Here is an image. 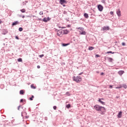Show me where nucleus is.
Returning <instances> with one entry per match:
<instances>
[{
  "instance_id": "obj_1",
  "label": "nucleus",
  "mask_w": 127,
  "mask_h": 127,
  "mask_svg": "<svg viewBox=\"0 0 127 127\" xmlns=\"http://www.w3.org/2000/svg\"><path fill=\"white\" fill-rule=\"evenodd\" d=\"M94 109L95 110H96V111H97L98 112H101L102 115H103V113H105L106 112V109H105V107L100 106L98 105H95Z\"/></svg>"
},
{
  "instance_id": "obj_2",
  "label": "nucleus",
  "mask_w": 127,
  "mask_h": 127,
  "mask_svg": "<svg viewBox=\"0 0 127 127\" xmlns=\"http://www.w3.org/2000/svg\"><path fill=\"white\" fill-rule=\"evenodd\" d=\"M73 81H75V82H76V83H80L81 81H82V77L80 76H77L76 77L73 76Z\"/></svg>"
},
{
  "instance_id": "obj_3",
  "label": "nucleus",
  "mask_w": 127,
  "mask_h": 127,
  "mask_svg": "<svg viewBox=\"0 0 127 127\" xmlns=\"http://www.w3.org/2000/svg\"><path fill=\"white\" fill-rule=\"evenodd\" d=\"M57 35L58 36H60V37H62V36H63V31L61 30H58L57 32Z\"/></svg>"
},
{
  "instance_id": "obj_4",
  "label": "nucleus",
  "mask_w": 127,
  "mask_h": 127,
  "mask_svg": "<svg viewBox=\"0 0 127 127\" xmlns=\"http://www.w3.org/2000/svg\"><path fill=\"white\" fill-rule=\"evenodd\" d=\"M103 8H104V7H103V6H102V5L99 4L98 5V9L99 11H103Z\"/></svg>"
},
{
  "instance_id": "obj_5",
  "label": "nucleus",
  "mask_w": 127,
  "mask_h": 127,
  "mask_svg": "<svg viewBox=\"0 0 127 127\" xmlns=\"http://www.w3.org/2000/svg\"><path fill=\"white\" fill-rule=\"evenodd\" d=\"M110 30V27L109 26H104L103 27H102V29H101V30Z\"/></svg>"
},
{
  "instance_id": "obj_6",
  "label": "nucleus",
  "mask_w": 127,
  "mask_h": 127,
  "mask_svg": "<svg viewBox=\"0 0 127 127\" xmlns=\"http://www.w3.org/2000/svg\"><path fill=\"white\" fill-rule=\"evenodd\" d=\"M60 3H61V4H64V3H67V1L66 0H60Z\"/></svg>"
},
{
  "instance_id": "obj_7",
  "label": "nucleus",
  "mask_w": 127,
  "mask_h": 127,
  "mask_svg": "<svg viewBox=\"0 0 127 127\" xmlns=\"http://www.w3.org/2000/svg\"><path fill=\"white\" fill-rule=\"evenodd\" d=\"M79 32L80 35H86V31H83L81 32V31H79Z\"/></svg>"
},
{
  "instance_id": "obj_8",
  "label": "nucleus",
  "mask_w": 127,
  "mask_h": 127,
  "mask_svg": "<svg viewBox=\"0 0 127 127\" xmlns=\"http://www.w3.org/2000/svg\"><path fill=\"white\" fill-rule=\"evenodd\" d=\"M6 33H7V30L3 29L2 31V34L5 35V34H6Z\"/></svg>"
},
{
  "instance_id": "obj_9",
  "label": "nucleus",
  "mask_w": 127,
  "mask_h": 127,
  "mask_svg": "<svg viewBox=\"0 0 127 127\" xmlns=\"http://www.w3.org/2000/svg\"><path fill=\"white\" fill-rule=\"evenodd\" d=\"M49 17L48 18H44L43 19V21L44 22H47V21H49Z\"/></svg>"
},
{
  "instance_id": "obj_10",
  "label": "nucleus",
  "mask_w": 127,
  "mask_h": 127,
  "mask_svg": "<svg viewBox=\"0 0 127 127\" xmlns=\"http://www.w3.org/2000/svg\"><path fill=\"white\" fill-rule=\"evenodd\" d=\"M63 32V34H68V33H69V31H68V30H64Z\"/></svg>"
},
{
  "instance_id": "obj_11",
  "label": "nucleus",
  "mask_w": 127,
  "mask_h": 127,
  "mask_svg": "<svg viewBox=\"0 0 127 127\" xmlns=\"http://www.w3.org/2000/svg\"><path fill=\"white\" fill-rule=\"evenodd\" d=\"M124 73H125V71L124 70H120V71H118V74L120 76H122V75H123V74H124Z\"/></svg>"
},
{
  "instance_id": "obj_12",
  "label": "nucleus",
  "mask_w": 127,
  "mask_h": 127,
  "mask_svg": "<svg viewBox=\"0 0 127 127\" xmlns=\"http://www.w3.org/2000/svg\"><path fill=\"white\" fill-rule=\"evenodd\" d=\"M76 29H78V30H80L81 32L84 31V28L82 27H79L76 28Z\"/></svg>"
},
{
  "instance_id": "obj_13",
  "label": "nucleus",
  "mask_w": 127,
  "mask_h": 127,
  "mask_svg": "<svg viewBox=\"0 0 127 127\" xmlns=\"http://www.w3.org/2000/svg\"><path fill=\"white\" fill-rule=\"evenodd\" d=\"M117 14L118 16H121V11L120 10L117 11Z\"/></svg>"
},
{
  "instance_id": "obj_14",
  "label": "nucleus",
  "mask_w": 127,
  "mask_h": 127,
  "mask_svg": "<svg viewBox=\"0 0 127 127\" xmlns=\"http://www.w3.org/2000/svg\"><path fill=\"white\" fill-rule=\"evenodd\" d=\"M84 16L85 18H89V15L88 14V13H85L84 14Z\"/></svg>"
},
{
  "instance_id": "obj_15",
  "label": "nucleus",
  "mask_w": 127,
  "mask_h": 127,
  "mask_svg": "<svg viewBox=\"0 0 127 127\" xmlns=\"http://www.w3.org/2000/svg\"><path fill=\"white\" fill-rule=\"evenodd\" d=\"M122 112L121 111L119 112V113H118V117L122 118Z\"/></svg>"
},
{
  "instance_id": "obj_16",
  "label": "nucleus",
  "mask_w": 127,
  "mask_h": 127,
  "mask_svg": "<svg viewBox=\"0 0 127 127\" xmlns=\"http://www.w3.org/2000/svg\"><path fill=\"white\" fill-rule=\"evenodd\" d=\"M19 23L18 22V21H16L14 22H13L12 24V25L14 26V25H16L17 24H18Z\"/></svg>"
},
{
  "instance_id": "obj_17",
  "label": "nucleus",
  "mask_w": 127,
  "mask_h": 127,
  "mask_svg": "<svg viewBox=\"0 0 127 127\" xmlns=\"http://www.w3.org/2000/svg\"><path fill=\"white\" fill-rule=\"evenodd\" d=\"M98 101L102 105H105V102H103L101 99H99Z\"/></svg>"
},
{
  "instance_id": "obj_18",
  "label": "nucleus",
  "mask_w": 127,
  "mask_h": 127,
  "mask_svg": "<svg viewBox=\"0 0 127 127\" xmlns=\"http://www.w3.org/2000/svg\"><path fill=\"white\" fill-rule=\"evenodd\" d=\"M108 60L109 62H113V59L112 58H108Z\"/></svg>"
},
{
  "instance_id": "obj_19",
  "label": "nucleus",
  "mask_w": 127,
  "mask_h": 127,
  "mask_svg": "<svg viewBox=\"0 0 127 127\" xmlns=\"http://www.w3.org/2000/svg\"><path fill=\"white\" fill-rule=\"evenodd\" d=\"M20 94L24 95V91H23V90H21L20 91Z\"/></svg>"
},
{
  "instance_id": "obj_20",
  "label": "nucleus",
  "mask_w": 127,
  "mask_h": 127,
  "mask_svg": "<svg viewBox=\"0 0 127 127\" xmlns=\"http://www.w3.org/2000/svg\"><path fill=\"white\" fill-rule=\"evenodd\" d=\"M115 54V52H113L112 51H109V52H107V54Z\"/></svg>"
},
{
  "instance_id": "obj_21",
  "label": "nucleus",
  "mask_w": 127,
  "mask_h": 127,
  "mask_svg": "<svg viewBox=\"0 0 127 127\" xmlns=\"http://www.w3.org/2000/svg\"><path fill=\"white\" fill-rule=\"evenodd\" d=\"M93 49H94V47H89L88 48V50H90V51L93 50Z\"/></svg>"
},
{
  "instance_id": "obj_22",
  "label": "nucleus",
  "mask_w": 127,
  "mask_h": 127,
  "mask_svg": "<svg viewBox=\"0 0 127 127\" xmlns=\"http://www.w3.org/2000/svg\"><path fill=\"white\" fill-rule=\"evenodd\" d=\"M31 88L32 89H36V87L34 86V85L33 84L31 85Z\"/></svg>"
},
{
  "instance_id": "obj_23",
  "label": "nucleus",
  "mask_w": 127,
  "mask_h": 127,
  "mask_svg": "<svg viewBox=\"0 0 127 127\" xmlns=\"http://www.w3.org/2000/svg\"><path fill=\"white\" fill-rule=\"evenodd\" d=\"M18 62H22V59L19 58L17 60Z\"/></svg>"
},
{
  "instance_id": "obj_24",
  "label": "nucleus",
  "mask_w": 127,
  "mask_h": 127,
  "mask_svg": "<svg viewBox=\"0 0 127 127\" xmlns=\"http://www.w3.org/2000/svg\"><path fill=\"white\" fill-rule=\"evenodd\" d=\"M101 2L104 3V4H106V0H101Z\"/></svg>"
},
{
  "instance_id": "obj_25",
  "label": "nucleus",
  "mask_w": 127,
  "mask_h": 127,
  "mask_svg": "<svg viewBox=\"0 0 127 127\" xmlns=\"http://www.w3.org/2000/svg\"><path fill=\"white\" fill-rule=\"evenodd\" d=\"M20 11L22 13L25 12V9H22L20 10Z\"/></svg>"
},
{
  "instance_id": "obj_26",
  "label": "nucleus",
  "mask_w": 127,
  "mask_h": 127,
  "mask_svg": "<svg viewBox=\"0 0 127 127\" xmlns=\"http://www.w3.org/2000/svg\"><path fill=\"white\" fill-rule=\"evenodd\" d=\"M33 98H34V96L32 95V97L30 98V101H33Z\"/></svg>"
},
{
  "instance_id": "obj_27",
  "label": "nucleus",
  "mask_w": 127,
  "mask_h": 127,
  "mask_svg": "<svg viewBox=\"0 0 127 127\" xmlns=\"http://www.w3.org/2000/svg\"><path fill=\"white\" fill-rule=\"evenodd\" d=\"M71 107V105L70 104H68V105H66V108L67 109H69Z\"/></svg>"
},
{
  "instance_id": "obj_28",
  "label": "nucleus",
  "mask_w": 127,
  "mask_h": 127,
  "mask_svg": "<svg viewBox=\"0 0 127 127\" xmlns=\"http://www.w3.org/2000/svg\"><path fill=\"white\" fill-rule=\"evenodd\" d=\"M18 30L19 31H22V30H23V29L22 27H20L19 28Z\"/></svg>"
},
{
  "instance_id": "obj_29",
  "label": "nucleus",
  "mask_w": 127,
  "mask_h": 127,
  "mask_svg": "<svg viewBox=\"0 0 127 127\" xmlns=\"http://www.w3.org/2000/svg\"><path fill=\"white\" fill-rule=\"evenodd\" d=\"M69 44H63V46H68Z\"/></svg>"
},
{
  "instance_id": "obj_30",
  "label": "nucleus",
  "mask_w": 127,
  "mask_h": 127,
  "mask_svg": "<svg viewBox=\"0 0 127 127\" xmlns=\"http://www.w3.org/2000/svg\"><path fill=\"white\" fill-rule=\"evenodd\" d=\"M44 57V55L43 54L39 56V57H40V58H42V57Z\"/></svg>"
},
{
  "instance_id": "obj_31",
  "label": "nucleus",
  "mask_w": 127,
  "mask_h": 127,
  "mask_svg": "<svg viewBox=\"0 0 127 127\" xmlns=\"http://www.w3.org/2000/svg\"><path fill=\"white\" fill-rule=\"evenodd\" d=\"M39 15H43V11H40V12H39Z\"/></svg>"
},
{
  "instance_id": "obj_32",
  "label": "nucleus",
  "mask_w": 127,
  "mask_h": 127,
  "mask_svg": "<svg viewBox=\"0 0 127 127\" xmlns=\"http://www.w3.org/2000/svg\"><path fill=\"white\" fill-rule=\"evenodd\" d=\"M123 87H124L125 88V89H127V86L126 84H124Z\"/></svg>"
},
{
  "instance_id": "obj_33",
  "label": "nucleus",
  "mask_w": 127,
  "mask_h": 127,
  "mask_svg": "<svg viewBox=\"0 0 127 127\" xmlns=\"http://www.w3.org/2000/svg\"><path fill=\"white\" fill-rule=\"evenodd\" d=\"M122 45L123 46H126V43L123 42V43H122Z\"/></svg>"
},
{
  "instance_id": "obj_34",
  "label": "nucleus",
  "mask_w": 127,
  "mask_h": 127,
  "mask_svg": "<svg viewBox=\"0 0 127 127\" xmlns=\"http://www.w3.org/2000/svg\"><path fill=\"white\" fill-rule=\"evenodd\" d=\"M53 109H54V110H57V107H56V106H54V107H53Z\"/></svg>"
},
{
  "instance_id": "obj_35",
  "label": "nucleus",
  "mask_w": 127,
  "mask_h": 127,
  "mask_svg": "<svg viewBox=\"0 0 127 127\" xmlns=\"http://www.w3.org/2000/svg\"><path fill=\"white\" fill-rule=\"evenodd\" d=\"M110 14H111V15H113L114 14V12L111 11L110 12Z\"/></svg>"
},
{
  "instance_id": "obj_36",
  "label": "nucleus",
  "mask_w": 127,
  "mask_h": 127,
  "mask_svg": "<svg viewBox=\"0 0 127 127\" xmlns=\"http://www.w3.org/2000/svg\"><path fill=\"white\" fill-rule=\"evenodd\" d=\"M15 39L17 40L19 39V38H18V37L17 36H15Z\"/></svg>"
},
{
  "instance_id": "obj_37",
  "label": "nucleus",
  "mask_w": 127,
  "mask_h": 127,
  "mask_svg": "<svg viewBox=\"0 0 127 127\" xmlns=\"http://www.w3.org/2000/svg\"><path fill=\"white\" fill-rule=\"evenodd\" d=\"M95 57H100V55H96Z\"/></svg>"
},
{
  "instance_id": "obj_38",
  "label": "nucleus",
  "mask_w": 127,
  "mask_h": 127,
  "mask_svg": "<svg viewBox=\"0 0 127 127\" xmlns=\"http://www.w3.org/2000/svg\"><path fill=\"white\" fill-rule=\"evenodd\" d=\"M38 69H40V65H37Z\"/></svg>"
},
{
  "instance_id": "obj_39",
  "label": "nucleus",
  "mask_w": 127,
  "mask_h": 127,
  "mask_svg": "<svg viewBox=\"0 0 127 127\" xmlns=\"http://www.w3.org/2000/svg\"><path fill=\"white\" fill-rule=\"evenodd\" d=\"M109 88H110L111 89H112L113 88V85H110L109 86Z\"/></svg>"
},
{
  "instance_id": "obj_40",
  "label": "nucleus",
  "mask_w": 127,
  "mask_h": 127,
  "mask_svg": "<svg viewBox=\"0 0 127 127\" xmlns=\"http://www.w3.org/2000/svg\"><path fill=\"white\" fill-rule=\"evenodd\" d=\"M22 102H23V99H21L20 100V103H22Z\"/></svg>"
},
{
  "instance_id": "obj_41",
  "label": "nucleus",
  "mask_w": 127,
  "mask_h": 127,
  "mask_svg": "<svg viewBox=\"0 0 127 127\" xmlns=\"http://www.w3.org/2000/svg\"><path fill=\"white\" fill-rule=\"evenodd\" d=\"M19 109H20V105H19L18 107V110L19 111Z\"/></svg>"
},
{
  "instance_id": "obj_42",
  "label": "nucleus",
  "mask_w": 127,
  "mask_h": 127,
  "mask_svg": "<svg viewBox=\"0 0 127 127\" xmlns=\"http://www.w3.org/2000/svg\"><path fill=\"white\" fill-rule=\"evenodd\" d=\"M117 89H121V88H122V87H116Z\"/></svg>"
},
{
  "instance_id": "obj_43",
  "label": "nucleus",
  "mask_w": 127,
  "mask_h": 127,
  "mask_svg": "<svg viewBox=\"0 0 127 127\" xmlns=\"http://www.w3.org/2000/svg\"><path fill=\"white\" fill-rule=\"evenodd\" d=\"M83 74V72H81L80 73L78 74V75H82Z\"/></svg>"
},
{
  "instance_id": "obj_44",
  "label": "nucleus",
  "mask_w": 127,
  "mask_h": 127,
  "mask_svg": "<svg viewBox=\"0 0 127 127\" xmlns=\"http://www.w3.org/2000/svg\"><path fill=\"white\" fill-rule=\"evenodd\" d=\"M66 95H69V92H66Z\"/></svg>"
},
{
  "instance_id": "obj_45",
  "label": "nucleus",
  "mask_w": 127,
  "mask_h": 127,
  "mask_svg": "<svg viewBox=\"0 0 127 127\" xmlns=\"http://www.w3.org/2000/svg\"><path fill=\"white\" fill-rule=\"evenodd\" d=\"M25 17V16L24 15H23V16H22V18H24Z\"/></svg>"
},
{
  "instance_id": "obj_46",
  "label": "nucleus",
  "mask_w": 127,
  "mask_h": 127,
  "mask_svg": "<svg viewBox=\"0 0 127 127\" xmlns=\"http://www.w3.org/2000/svg\"><path fill=\"white\" fill-rule=\"evenodd\" d=\"M103 74H104V72H102V73H101V75H102Z\"/></svg>"
},
{
  "instance_id": "obj_47",
  "label": "nucleus",
  "mask_w": 127,
  "mask_h": 127,
  "mask_svg": "<svg viewBox=\"0 0 127 127\" xmlns=\"http://www.w3.org/2000/svg\"><path fill=\"white\" fill-rule=\"evenodd\" d=\"M45 120L46 121H47V118H45Z\"/></svg>"
},
{
  "instance_id": "obj_48",
  "label": "nucleus",
  "mask_w": 127,
  "mask_h": 127,
  "mask_svg": "<svg viewBox=\"0 0 127 127\" xmlns=\"http://www.w3.org/2000/svg\"><path fill=\"white\" fill-rule=\"evenodd\" d=\"M0 24H1V21L0 20Z\"/></svg>"
},
{
  "instance_id": "obj_49",
  "label": "nucleus",
  "mask_w": 127,
  "mask_h": 127,
  "mask_svg": "<svg viewBox=\"0 0 127 127\" xmlns=\"http://www.w3.org/2000/svg\"><path fill=\"white\" fill-rule=\"evenodd\" d=\"M116 98H117V99H118V98H119V97L117 96Z\"/></svg>"
},
{
  "instance_id": "obj_50",
  "label": "nucleus",
  "mask_w": 127,
  "mask_h": 127,
  "mask_svg": "<svg viewBox=\"0 0 127 127\" xmlns=\"http://www.w3.org/2000/svg\"><path fill=\"white\" fill-rule=\"evenodd\" d=\"M63 6H65V5H63Z\"/></svg>"
},
{
  "instance_id": "obj_51",
  "label": "nucleus",
  "mask_w": 127,
  "mask_h": 127,
  "mask_svg": "<svg viewBox=\"0 0 127 127\" xmlns=\"http://www.w3.org/2000/svg\"><path fill=\"white\" fill-rule=\"evenodd\" d=\"M62 28H64V27H62Z\"/></svg>"
}]
</instances>
